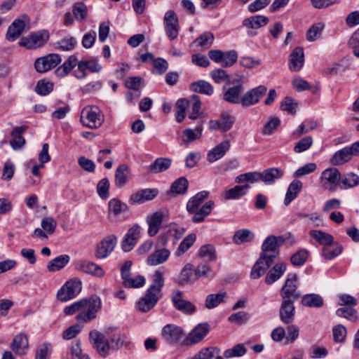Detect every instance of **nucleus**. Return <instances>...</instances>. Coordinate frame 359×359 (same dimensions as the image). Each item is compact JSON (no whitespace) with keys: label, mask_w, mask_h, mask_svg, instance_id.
Wrapping results in <instances>:
<instances>
[{"label":"nucleus","mask_w":359,"mask_h":359,"mask_svg":"<svg viewBox=\"0 0 359 359\" xmlns=\"http://www.w3.org/2000/svg\"><path fill=\"white\" fill-rule=\"evenodd\" d=\"M61 62V57L57 54H48L39 57L34 62V68L39 73H45L55 68Z\"/></svg>","instance_id":"9b49d317"},{"label":"nucleus","mask_w":359,"mask_h":359,"mask_svg":"<svg viewBox=\"0 0 359 359\" xmlns=\"http://www.w3.org/2000/svg\"><path fill=\"white\" fill-rule=\"evenodd\" d=\"M313 138L311 136H307L299 140L294 147V151L295 153H302L308 150L313 144Z\"/></svg>","instance_id":"0e129e2a"},{"label":"nucleus","mask_w":359,"mask_h":359,"mask_svg":"<svg viewBox=\"0 0 359 359\" xmlns=\"http://www.w3.org/2000/svg\"><path fill=\"white\" fill-rule=\"evenodd\" d=\"M128 209V205L117 198H112L109 202V215H112V220L121 222L126 219L125 215Z\"/></svg>","instance_id":"ddd939ff"},{"label":"nucleus","mask_w":359,"mask_h":359,"mask_svg":"<svg viewBox=\"0 0 359 359\" xmlns=\"http://www.w3.org/2000/svg\"><path fill=\"white\" fill-rule=\"evenodd\" d=\"M72 12L76 20L82 21L87 17V6L82 2H77L74 5Z\"/></svg>","instance_id":"bf43d9fd"},{"label":"nucleus","mask_w":359,"mask_h":359,"mask_svg":"<svg viewBox=\"0 0 359 359\" xmlns=\"http://www.w3.org/2000/svg\"><path fill=\"white\" fill-rule=\"evenodd\" d=\"M259 180H261V172L257 171L241 174L235 179L236 183H243L245 182L256 183Z\"/></svg>","instance_id":"5fc2aeb1"},{"label":"nucleus","mask_w":359,"mask_h":359,"mask_svg":"<svg viewBox=\"0 0 359 359\" xmlns=\"http://www.w3.org/2000/svg\"><path fill=\"white\" fill-rule=\"evenodd\" d=\"M198 256L207 261H215L216 259L215 249L212 245H204L200 248Z\"/></svg>","instance_id":"13d9d810"},{"label":"nucleus","mask_w":359,"mask_h":359,"mask_svg":"<svg viewBox=\"0 0 359 359\" xmlns=\"http://www.w3.org/2000/svg\"><path fill=\"white\" fill-rule=\"evenodd\" d=\"M285 243V239L283 236H268L262 245V252L260 255H264L271 258V262H273L274 259L277 257L279 254V248Z\"/></svg>","instance_id":"423d86ee"},{"label":"nucleus","mask_w":359,"mask_h":359,"mask_svg":"<svg viewBox=\"0 0 359 359\" xmlns=\"http://www.w3.org/2000/svg\"><path fill=\"white\" fill-rule=\"evenodd\" d=\"M269 22V20L266 16L253 15L244 19L242 22V25L248 29H257L266 25Z\"/></svg>","instance_id":"473e14b6"},{"label":"nucleus","mask_w":359,"mask_h":359,"mask_svg":"<svg viewBox=\"0 0 359 359\" xmlns=\"http://www.w3.org/2000/svg\"><path fill=\"white\" fill-rule=\"evenodd\" d=\"M82 290V283L77 278L69 280V299L76 297Z\"/></svg>","instance_id":"052dcab7"},{"label":"nucleus","mask_w":359,"mask_h":359,"mask_svg":"<svg viewBox=\"0 0 359 359\" xmlns=\"http://www.w3.org/2000/svg\"><path fill=\"white\" fill-rule=\"evenodd\" d=\"M189 102L188 110L189 112V118L194 120L198 118L200 114V109L201 107V102L200 97L196 95H193L189 99H187Z\"/></svg>","instance_id":"ea45409f"},{"label":"nucleus","mask_w":359,"mask_h":359,"mask_svg":"<svg viewBox=\"0 0 359 359\" xmlns=\"http://www.w3.org/2000/svg\"><path fill=\"white\" fill-rule=\"evenodd\" d=\"M246 353V348L242 344H238L234 346L232 348L227 349L224 353V356L226 358H230L233 357H241L245 355Z\"/></svg>","instance_id":"69168bd1"},{"label":"nucleus","mask_w":359,"mask_h":359,"mask_svg":"<svg viewBox=\"0 0 359 359\" xmlns=\"http://www.w3.org/2000/svg\"><path fill=\"white\" fill-rule=\"evenodd\" d=\"M189 182L184 177L177 179L171 184L170 192L172 195H183L187 191Z\"/></svg>","instance_id":"a19ab883"},{"label":"nucleus","mask_w":359,"mask_h":359,"mask_svg":"<svg viewBox=\"0 0 359 359\" xmlns=\"http://www.w3.org/2000/svg\"><path fill=\"white\" fill-rule=\"evenodd\" d=\"M196 281L194 273H193V266L191 264H186L182 269L178 283L181 285L192 283Z\"/></svg>","instance_id":"c03bdc74"},{"label":"nucleus","mask_w":359,"mask_h":359,"mask_svg":"<svg viewBox=\"0 0 359 359\" xmlns=\"http://www.w3.org/2000/svg\"><path fill=\"white\" fill-rule=\"evenodd\" d=\"M250 188L249 184H245L243 185H237L233 188L226 190L224 192V198L226 200L237 199L247 194L246 190Z\"/></svg>","instance_id":"79ce46f5"},{"label":"nucleus","mask_w":359,"mask_h":359,"mask_svg":"<svg viewBox=\"0 0 359 359\" xmlns=\"http://www.w3.org/2000/svg\"><path fill=\"white\" fill-rule=\"evenodd\" d=\"M182 292L179 290H174L171 295V300L175 308L188 315L193 314L196 308L191 302L185 300L182 298Z\"/></svg>","instance_id":"f8f14e48"},{"label":"nucleus","mask_w":359,"mask_h":359,"mask_svg":"<svg viewBox=\"0 0 359 359\" xmlns=\"http://www.w3.org/2000/svg\"><path fill=\"white\" fill-rule=\"evenodd\" d=\"M163 217V213L159 211L147 217L146 220L149 226L147 233L149 236L153 237L158 233L162 225Z\"/></svg>","instance_id":"393cba45"},{"label":"nucleus","mask_w":359,"mask_h":359,"mask_svg":"<svg viewBox=\"0 0 359 359\" xmlns=\"http://www.w3.org/2000/svg\"><path fill=\"white\" fill-rule=\"evenodd\" d=\"M210 325L208 323H201L195 327L184 339L182 344L191 346L200 342L208 333Z\"/></svg>","instance_id":"4468645a"},{"label":"nucleus","mask_w":359,"mask_h":359,"mask_svg":"<svg viewBox=\"0 0 359 359\" xmlns=\"http://www.w3.org/2000/svg\"><path fill=\"white\" fill-rule=\"evenodd\" d=\"M196 238L195 233H190L187 235L180 243L177 250L176 255L181 256L184 254L194 244Z\"/></svg>","instance_id":"864d4df0"},{"label":"nucleus","mask_w":359,"mask_h":359,"mask_svg":"<svg viewBox=\"0 0 359 359\" xmlns=\"http://www.w3.org/2000/svg\"><path fill=\"white\" fill-rule=\"evenodd\" d=\"M210 76L217 83L225 82L227 84H235L236 81H231L227 72L222 69H215L210 72Z\"/></svg>","instance_id":"de8ad7c7"},{"label":"nucleus","mask_w":359,"mask_h":359,"mask_svg":"<svg viewBox=\"0 0 359 359\" xmlns=\"http://www.w3.org/2000/svg\"><path fill=\"white\" fill-rule=\"evenodd\" d=\"M130 168L126 164H121L115 172V184L118 187H123L128 181Z\"/></svg>","instance_id":"f704fd0d"},{"label":"nucleus","mask_w":359,"mask_h":359,"mask_svg":"<svg viewBox=\"0 0 359 359\" xmlns=\"http://www.w3.org/2000/svg\"><path fill=\"white\" fill-rule=\"evenodd\" d=\"M25 27V22L21 19L15 20L8 27L6 38L10 41L16 40L23 32Z\"/></svg>","instance_id":"c85d7f7f"},{"label":"nucleus","mask_w":359,"mask_h":359,"mask_svg":"<svg viewBox=\"0 0 359 359\" xmlns=\"http://www.w3.org/2000/svg\"><path fill=\"white\" fill-rule=\"evenodd\" d=\"M117 238L114 235L106 236L97 246L95 257L97 259L106 258L114 249Z\"/></svg>","instance_id":"a211bd4d"},{"label":"nucleus","mask_w":359,"mask_h":359,"mask_svg":"<svg viewBox=\"0 0 359 359\" xmlns=\"http://www.w3.org/2000/svg\"><path fill=\"white\" fill-rule=\"evenodd\" d=\"M234 121L235 118L233 116L228 112H223L219 120L210 121V130H219L222 133H225L231 128Z\"/></svg>","instance_id":"4be33fe9"},{"label":"nucleus","mask_w":359,"mask_h":359,"mask_svg":"<svg viewBox=\"0 0 359 359\" xmlns=\"http://www.w3.org/2000/svg\"><path fill=\"white\" fill-rule=\"evenodd\" d=\"M49 33L46 30H41L33 33L27 38H22L19 45L27 49H34L42 46L48 39Z\"/></svg>","instance_id":"1a4fd4ad"},{"label":"nucleus","mask_w":359,"mask_h":359,"mask_svg":"<svg viewBox=\"0 0 359 359\" xmlns=\"http://www.w3.org/2000/svg\"><path fill=\"white\" fill-rule=\"evenodd\" d=\"M171 165V160L168 158H158L150 165L149 171L153 173H158L168 169Z\"/></svg>","instance_id":"49530a36"},{"label":"nucleus","mask_w":359,"mask_h":359,"mask_svg":"<svg viewBox=\"0 0 359 359\" xmlns=\"http://www.w3.org/2000/svg\"><path fill=\"white\" fill-rule=\"evenodd\" d=\"M84 312H81L76 317L78 320L89 322L96 318V313L101 308V300L99 297L86 299Z\"/></svg>","instance_id":"6e6552de"},{"label":"nucleus","mask_w":359,"mask_h":359,"mask_svg":"<svg viewBox=\"0 0 359 359\" xmlns=\"http://www.w3.org/2000/svg\"><path fill=\"white\" fill-rule=\"evenodd\" d=\"M104 117L100 109L95 106H87L81 111V121L83 126L92 129L100 128L104 123Z\"/></svg>","instance_id":"20e7f679"},{"label":"nucleus","mask_w":359,"mask_h":359,"mask_svg":"<svg viewBox=\"0 0 359 359\" xmlns=\"http://www.w3.org/2000/svg\"><path fill=\"white\" fill-rule=\"evenodd\" d=\"M254 238V233L248 229H240L236 231L233 236V241L236 244H241L249 242Z\"/></svg>","instance_id":"6e6d98bb"},{"label":"nucleus","mask_w":359,"mask_h":359,"mask_svg":"<svg viewBox=\"0 0 359 359\" xmlns=\"http://www.w3.org/2000/svg\"><path fill=\"white\" fill-rule=\"evenodd\" d=\"M67 264V255H60L50 261L47 269L50 272L60 271Z\"/></svg>","instance_id":"603ef678"},{"label":"nucleus","mask_w":359,"mask_h":359,"mask_svg":"<svg viewBox=\"0 0 359 359\" xmlns=\"http://www.w3.org/2000/svg\"><path fill=\"white\" fill-rule=\"evenodd\" d=\"M163 285V273L161 271L156 270L146 294L137 304V309L144 313L151 310L157 303Z\"/></svg>","instance_id":"7ed1b4c3"},{"label":"nucleus","mask_w":359,"mask_h":359,"mask_svg":"<svg viewBox=\"0 0 359 359\" xmlns=\"http://www.w3.org/2000/svg\"><path fill=\"white\" fill-rule=\"evenodd\" d=\"M123 285L129 288H140L145 284V278L143 276L138 275L135 278H131L129 276L123 278Z\"/></svg>","instance_id":"4d7b16f0"},{"label":"nucleus","mask_w":359,"mask_h":359,"mask_svg":"<svg viewBox=\"0 0 359 359\" xmlns=\"http://www.w3.org/2000/svg\"><path fill=\"white\" fill-rule=\"evenodd\" d=\"M273 262H271L270 257L260 255L259 259L254 264L250 272V277L252 279H258L264 275L266 270L271 266Z\"/></svg>","instance_id":"412c9836"},{"label":"nucleus","mask_w":359,"mask_h":359,"mask_svg":"<svg viewBox=\"0 0 359 359\" xmlns=\"http://www.w3.org/2000/svg\"><path fill=\"white\" fill-rule=\"evenodd\" d=\"M304 63V49L302 47H297L290 55L289 68L292 72H299L302 68Z\"/></svg>","instance_id":"a878e982"},{"label":"nucleus","mask_w":359,"mask_h":359,"mask_svg":"<svg viewBox=\"0 0 359 359\" xmlns=\"http://www.w3.org/2000/svg\"><path fill=\"white\" fill-rule=\"evenodd\" d=\"M292 301L282 300L279 309V316L285 324L292 323L294 320L295 307Z\"/></svg>","instance_id":"5701e85b"},{"label":"nucleus","mask_w":359,"mask_h":359,"mask_svg":"<svg viewBox=\"0 0 359 359\" xmlns=\"http://www.w3.org/2000/svg\"><path fill=\"white\" fill-rule=\"evenodd\" d=\"M283 175L282 170L277 168H271L261 172V180L266 184H273L276 179Z\"/></svg>","instance_id":"58836bf2"},{"label":"nucleus","mask_w":359,"mask_h":359,"mask_svg":"<svg viewBox=\"0 0 359 359\" xmlns=\"http://www.w3.org/2000/svg\"><path fill=\"white\" fill-rule=\"evenodd\" d=\"M226 297V293L225 292L208 294L205 299V306L208 309H214L224 302Z\"/></svg>","instance_id":"a18cd8bd"},{"label":"nucleus","mask_w":359,"mask_h":359,"mask_svg":"<svg viewBox=\"0 0 359 359\" xmlns=\"http://www.w3.org/2000/svg\"><path fill=\"white\" fill-rule=\"evenodd\" d=\"M73 265L76 270L81 271L94 276L101 278L104 276V270L99 265L92 262L79 259L74 261Z\"/></svg>","instance_id":"f3484780"},{"label":"nucleus","mask_w":359,"mask_h":359,"mask_svg":"<svg viewBox=\"0 0 359 359\" xmlns=\"http://www.w3.org/2000/svg\"><path fill=\"white\" fill-rule=\"evenodd\" d=\"M89 339L93 348L102 358H106L121 349L125 344V337L118 333H111L108 331L100 332L92 330L89 333Z\"/></svg>","instance_id":"f257e3e1"},{"label":"nucleus","mask_w":359,"mask_h":359,"mask_svg":"<svg viewBox=\"0 0 359 359\" xmlns=\"http://www.w3.org/2000/svg\"><path fill=\"white\" fill-rule=\"evenodd\" d=\"M28 346V339L23 333L17 334L11 343L13 351L20 355H25L27 353Z\"/></svg>","instance_id":"2f4dec72"},{"label":"nucleus","mask_w":359,"mask_h":359,"mask_svg":"<svg viewBox=\"0 0 359 359\" xmlns=\"http://www.w3.org/2000/svg\"><path fill=\"white\" fill-rule=\"evenodd\" d=\"M27 126H22L15 127L11 135L13 137V140L10 142L11 147L15 149H20L25 144V140L22 137V134L27 130Z\"/></svg>","instance_id":"cd10ccee"},{"label":"nucleus","mask_w":359,"mask_h":359,"mask_svg":"<svg viewBox=\"0 0 359 359\" xmlns=\"http://www.w3.org/2000/svg\"><path fill=\"white\" fill-rule=\"evenodd\" d=\"M140 233V226L133 224L129 228L122 241V249L125 252H130L135 245Z\"/></svg>","instance_id":"6ab92c4d"},{"label":"nucleus","mask_w":359,"mask_h":359,"mask_svg":"<svg viewBox=\"0 0 359 359\" xmlns=\"http://www.w3.org/2000/svg\"><path fill=\"white\" fill-rule=\"evenodd\" d=\"M358 184L359 176L353 172H348L341 177L339 186L341 189H349Z\"/></svg>","instance_id":"37998d69"},{"label":"nucleus","mask_w":359,"mask_h":359,"mask_svg":"<svg viewBox=\"0 0 359 359\" xmlns=\"http://www.w3.org/2000/svg\"><path fill=\"white\" fill-rule=\"evenodd\" d=\"M308 255L309 252L306 250H300L291 256L290 262L294 266H302L306 262Z\"/></svg>","instance_id":"e2e57ef3"},{"label":"nucleus","mask_w":359,"mask_h":359,"mask_svg":"<svg viewBox=\"0 0 359 359\" xmlns=\"http://www.w3.org/2000/svg\"><path fill=\"white\" fill-rule=\"evenodd\" d=\"M297 276L296 274H290L280 290V295L282 300L294 302L301 297L302 294L297 290Z\"/></svg>","instance_id":"39448f33"},{"label":"nucleus","mask_w":359,"mask_h":359,"mask_svg":"<svg viewBox=\"0 0 359 359\" xmlns=\"http://www.w3.org/2000/svg\"><path fill=\"white\" fill-rule=\"evenodd\" d=\"M266 87L262 85L249 90L241 97L242 106L250 107L257 104L266 95Z\"/></svg>","instance_id":"2eb2a0df"},{"label":"nucleus","mask_w":359,"mask_h":359,"mask_svg":"<svg viewBox=\"0 0 359 359\" xmlns=\"http://www.w3.org/2000/svg\"><path fill=\"white\" fill-rule=\"evenodd\" d=\"M183 329L175 324H167L161 330V337L169 344L175 345L183 338Z\"/></svg>","instance_id":"9d476101"},{"label":"nucleus","mask_w":359,"mask_h":359,"mask_svg":"<svg viewBox=\"0 0 359 359\" xmlns=\"http://www.w3.org/2000/svg\"><path fill=\"white\" fill-rule=\"evenodd\" d=\"M158 190L157 189H144L137 191L130 195L129 203L132 205L141 204L147 201L153 200L157 196Z\"/></svg>","instance_id":"aec40b11"},{"label":"nucleus","mask_w":359,"mask_h":359,"mask_svg":"<svg viewBox=\"0 0 359 359\" xmlns=\"http://www.w3.org/2000/svg\"><path fill=\"white\" fill-rule=\"evenodd\" d=\"M208 196V191H202L197 193L188 201L186 209L188 214L191 216V221L194 223L203 222L205 218L210 215L215 206L214 201H208L203 205Z\"/></svg>","instance_id":"f03ea898"},{"label":"nucleus","mask_w":359,"mask_h":359,"mask_svg":"<svg viewBox=\"0 0 359 359\" xmlns=\"http://www.w3.org/2000/svg\"><path fill=\"white\" fill-rule=\"evenodd\" d=\"M286 271V264L284 262L276 263L267 273L265 283L271 285L277 281Z\"/></svg>","instance_id":"7c9ffc66"},{"label":"nucleus","mask_w":359,"mask_h":359,"mask_svg":"<svg viewBox=\"0 0 359 359\" xmlns=\"http://www.w3.org/2000/svg\"><path fill=\"white\" fill-rule=\"evenodd\" d=\"M170 256V251L166 248H163L154 251L147 259V263L151 266H156L165 262Z\"/></svg>","instance_id":"4c0bfd02"},{"label":"nucleus","mask_w":359,"mask_h":359,"mask_svg":"<svg viewBox=\"0 0 359 359\" xmlns=\"http://www.w3.org/2000/svg\"><path fill=\"white\" fill-rule=\"evenodd\" d=\"M191 89L194 92L207 95H211L214 92L212 85L209 82L203 80L192 83Z\"/></svg>","instance_id":"8fccbe9b"},{"label":"nucleus","mask_w":359,"mask_h":359,"mask_svg":"<svg viewBox=\"0 0 359 359\" xmlns=\"http://www.w3.org/2000/svg\"><path fill=\"white\" fill-rule=\"evenodd\" d=\"M234 81H236V83L232 84L233 86L223 87V99L229 103L241 104V94L244 90L243 81L242 79H235Z\"/></svg>","instance_id":"0eeeda50"},{"label":"nucleus","mask_w":359,"mask_h":359,"mask_svg":"<svg viewBox=\"0 0 359 359\" xmlns=\"http://www.w3.org/2000/svg\"><path fill=\"white\" fill-rule=\"evenodd\" d=\"M342 246L338 243H332L327 246H324L323 255L326 259H332L341 254Z\"/></svg>","instance_id":"09e8293b"},{"label":"nucleus","mask_w":359,"mask_h":359,"mask_svg":"<svg viewBox=\"0 0 359 359\" xmlns=\"http://www.w3.org/2000/svg\"><path fill=\"white\" fill-rule=\"evenodd\" d=\"M302 304L310 308H320L324 305L323 298L318 294H306L302 297Z\"/></svg>","instance_id":"c9c22d12"},{"label":"nucleus","mask_w":359,"mask_h":359,"mask_svg":"<svg viewBox=\"0 0 359 359\" xmlns=\"http://www.w3.org/2000/svg\"><path fill=\"white\" fill-rule=\"evenodd\" d=\"M101 69L102 67L95 60L80 61L78 63L77 69L74 72V74L77 79H81L86 77V69L91 72H98Z\"/></svg>","instance_id":"b1692460"},{"label":"nucleus","mask_w":359,"mask_h":359,"mask_svg":"<svg viewBox=\"0 0 359 359\" xmlns=\"http://www.w3.org/2000/svg\"><path fill=\"white\" fill-rule=\"evenodd\" d=\"M51 351V344L48 342H44L37 348L35 359H48Z\"/></svg>","instance_id":"774afa93"},{"label":"nucleus","mask_w":359,"mask_h":359,"mask_svg":"<svg viewBox=\"0 0 359 359\" xmlns=\"http://www.w3.org/2000/svg\"><path fill=\"white\" fill-rule=\"evenodd\" d=\"M167 231L170 237H174L175 240L173 243L175 244V242L184 234L185 229L176 223H171L168 225Z\"/></svg>","instance_id":"680f3d73"},{"label":"nucleus","mask_w":359,"mask_h":359,"mask_svg":"<svg viewBox=\"0 0 359 359\" xmlns=\"http://www.w3.org/2000/svg\"><path fill=\"white\" fill-rule=\"evenodd\" d=\"M311 237L315 238L320 244L325 246L332 244L334 241L333 236L325 231L320 230H312L309 232Z\"/></svg>","instance_id":"3c124183"},{"label":"nucleus","mask_w":359,"mask_h":359,"mask_svg":"<svg viewBox=\"0 0 359 359\" xmlns=\"http://www.w3.org/2000/svg\"><path fill=\"white\" fill-rule=\"evenodd\" d=\"M341 175L335 168L325 170L322 173V180L325 184H330L332 186L339 184Z\"/></svg>","instance_id":"e433bc0d"},{"label":"nucleus","mask_w":359,"mask_h":359,"mask_svg":"<svg viewBox=\"0 0 359 359\" xmlns=\"http://www.w3.org/2000/svg\"><path fill=\"white\" fill-rule=\"evenodd\" d=\"M353 148V144L350 147H346L337 151L331 159L332 164L335 165H342L350 161L351 156L355 155V150Z\"/></svg>","instance_id":"bb28decb"},{"label":"nucleus","mask_w":359,"mask_h":359,"mask_svg":"<svg viewBox=\"0 0 359 359\" xmlns=\"http://www.w3.org/2000/svg\"><path fill=\"white\" fill-rule=\"evenodd\" d=\"M230 148V142L225 140L215 146L208 153L207 159L210 163H213L222 158Z\"/></svg>","instance_id":"c756f323"},{"label":"nucleus","mask_w":359,"mask_h":359,"mask_svg":"<svg viewBox=\"0 0 359 359\" xmlns=\"http://www.w3.org/2000/svg\"><path fill=\"white\" fill-rule=\"evenodd\" d=\"M164 22L167 36L170 40L175 39L179 33V22L173 11L170 10L165 13Z\"/></svg>","instance_id":"dca6fc26"},{"label":"nucleus","mask_w":359,"mask_h":359,"mask_svg":"<svg viewBox=\"0 0 359 359\" xmlns=\"http://www.w3.org/2000/svg\"><path fill=\"white\" fill-rule=\"evenodd\" d=\"M302 186V182L299 180H294L289 184L284 200V204L285 205H288L297 196Z\"/></svg>","instance_id":"72a5a7b5"},{"label":"nucleus","mask_w":359,"mask_h":359,"mask_svg":"<svg viewBox=\"0 0 359 359\" xmlns=\"http://www.w3.org/2000/svg\"><path fill=\"white\" fill-rule=\"evenodd\" d=\"M324 25L322 22L313 24L306 32V39L309 41H314L317 39L318 36L320 35Z\"/></svg>","instance_id":"338daca9"}]
</instances>
